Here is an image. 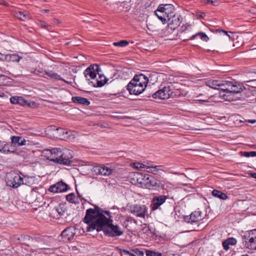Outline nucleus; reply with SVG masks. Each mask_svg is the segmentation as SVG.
<instances>
[{"instance_id": "52", "label": "nucleus", "mask_w": 256, "mask_h": 256, "mask_svg": "<svg viewBox=\"0 0 256 256\" xmlns=\"http://www.w3.org/2000/svg\"><path fill=\"white\" fill-rule=\"evenodd\" d=\"M186 29H187V26L185 25L182 26L180 28V32H185Z\"/></svg>"}, {"instance_id": "10", "label": "nucleus", "mask_w": 256, "mask_h": 256, "mask_svg": "<svg viewBox=\"0 0 256 256\" xmlns=\"http://www.w3.org/2000/svg\"><path fill=\"white\" fill-rule=\"evenodd\" d=\"M228 83H232V82L230 81H223L222 82H220V90H222L220 92V97L222 98L225 100L227 101H233L236 100L234 98L230 96L229 92L227 90L229 87H230V84H228Z\"/></svg>"}, {"instance_id": "53", "label": "nucleus", "mask_w": 256, "mask_h": 256, "mask_svg": "<svg viewBox=\"0 0 256 256\" xmlns=\"http://www.w3.org/2000/svg\"><path fill=\"white\" fill-rule=\"evenodd\" d=\"M0 4H2V5H4V6H8V2H6V1H3L2 0V1L1 2H0Z\"/></svg>"}, {"instance_id": "40", "label": "nucleus", "mask_w": 256, "mask_h": 256, "mask_svg": "<svg viewBox=\"0 0 256 256\" xmlns=\"http://www.w3.org/2000/svg\"><path fill=\"white\" fill-rule=\"evenodd\" d=\"M146 256H163L160 252H155L150 250L146 251Z\"/></svg>"}, {"instance_id": "41", "label": "nucleus", "mask_w": 256, "mask_h": 256, "mask_svg": "<svg viewBox=\"0 0 256 256\" xmlns=\"http://www.w3.org/2000/svg\"><path fill=\"white\" fill-rule=\"evenodd\" d=\"M242 156L246 158H248L250 156L254 157L256 156V151H250V152H244L242 155Z\"/></svg>"}, {"instance_id": "15", "label": "nucleus", "mask_w": 256, "mask_h": 256, "mask_svg": "<svg viewBox=\"0 0 256 256\" xmlns=\"http://www.w3.org/2000/svg\"><path fill=\"white\" fill-rule=\"evenodd\" d=\"M130 212L136 216L144 218L148 212V208L144 204H136L130 208Z\"/></svg>"}, {"instance_id": "34", "label": "nucleus", "mask_w": 256, "mask_h": 256, "mask_svg": "<svg viewBox=\"0 0 256 256\" xmlns=\"http://www.w3.org/2000/svg\"><path fill=\"white\" fill-rule=\"evenodd\" d=\"M46 74L50 78L56 80H63V78L57 73L52 71L45 72Z\"/></svg>"}, {"instance_id": "51", "label": "nucleus", "mask_w": 256, "mask_h": 256, "mask_svg": "<svg viewBox=\"0 0 256 256\" xmlns=\"http://www.w3.org/2000/svg\"><path fill=\"white\" fill-rule=\"evenodd\" d=\"M138 168H140V170H142V168H144L146 167L145 165L142 164H138V166H136Z\"/></svg>"}, {"instance_id": "56", "label": "nucleus", "mask_w": 256, "mask_h": 256, "mask_svg": "<svg viewBox=\"0 0 256 256\" xmlns=\"http://www.w3.org/2000/svg\"><path fill=\"white\" fill-rule=\"evenodd\" d=\"M6 96V95L3 92H0V98H4Z\"/></svg>"}, {"instance_id": "32", "label": "nucleus", "mask_w": 256, "mask_h": 256, "mask_svg": "<svg viewBox=\"0 0 256 256\" xmlns=\"http://www.w3.org/2000/svg\"><path fill=\"white\" fill-rule=\"evenodd\" d=\"M54 210L60 216H64L66 212V207L63 204H60L58 206L54 208Z\"/></svg>"}, {"instance_id": "59", "label": "nucleus", "mask_w": 256, "mask_h": 256, "mask_svg": "<svg viewBox=\"0 0 256 256\" xmlns=\"http://www.w3.org/2000/svg\"><path fill=\"white\" fill-rule=\"evenodd\" d=\"M200 103L202 104L204 102H208V101L207 100H198Z\"/></svg>"}, {"instance_id": "4", "label": "nucleus", "mask_w": 256, "mask_h": 256, "mask_svg": "<svg viewBox=\"0 0 256 256\" xmlns=\"http://www.w3.org/2000/svg\"><path fill=\"white\" fill-rule=\"evenodd\" d=\"M155 14L163 24L168 22V18L175 12L174 6L172 4H160L154 12Z\"/></svg>"}, {"instance_id": "31", "label": "nucleus", "mask_w": 256, "mask_h": 256, "mask_svg": "<svg viewBox=\"0 0 256 256\" xmlns=\"http://www.w3.org/2000/svg\"><path fill=\"white\" fill-rule=\"evenodd\" d=\"M16 16L22 20H25L30 18V16L28 12L21 11L16 12Z\"/></svg>"}, {"instance_id": "8", "label": "nucleus", "mask_w": 256, "mask_h": 256, "mask_svg": "<svg viewBox=\"0 0 256 256\" xmlns=\"http://www.w3.org/2000/svg\"><path fill=\"white\" fill-rule=\"evenodd\" d=\"M244 238L248 248L256 250V229L250 231L244 236Z\"/></svg>"}, {"instance_id": "18", "label": "nucleus", "mask_w": 256, "mask_h": 256, "mask_svg": "<svg viewBox=\"0 0 256 256\" xmlns=\"http://www.w3.org/2000/svg\"><path fill=\"white\" fill-rule=\"evenodd\" d=\"M68 188V186L62 181L58 182L52 185L48 188V191L54 193L64 192Z\"/></svg>"}, {"instance_id": "9", "label": "nucleus", "mask_w": 256, "mask_h": 256, "mask_svg": "<svg viewBox=\"0 0 256 256\" xmlns=\"http://www.w3.org/2000/svg\"><path fill=\"white\" fill-rule=\"evenodd\" d=\"M146 180L145 186L152 190H158L162 188V184L160 181L152 176L148 174Z\"/></svg>"}, {"instance_id": "29", "label": "nucleus", "mask_w": 256, "mask_h": 256, "mask_svg": "<svg viewBox=\"0 0 256 256\" xmlns=\"http://www.w3.org/2000/svg\"><path fill=\"white\" fill-rule=\"evenodd\" d=\"M197 36H200V38L202 40L205 41V42H208V40H209L208 37V36L204 32H198V33L192 35L190 38L186 39V40H184V41H186V40H193Z\"/></svg>"}, {"instance_id": "35", "label": "nucleus", "mask_w": 256, "mask_h": 256, "mask_svg": "<svg viewBox=\"0 0 256 256\" xmlns=\"http://www.w3.org/2000/svg\"><path fill=\"white\" fill-rule=\"evenodd\" d=\"M10 144L3 141V144H2V147L0 150V152L4 154H10Z\"/></svg>"}, {"instance_id": "23", "label": "nucleus", "mask_w": 256, "mask_h": 256, "mask_svg": "<svg viewBox=\"0 0 256 256\" xmlns=\"http://www.w3.org/2000/svg\"><path fill=\"white\" fill-rule=\"evenodd\" d=\"M56 127L53 128L55 130ZM56 130L60 131V133L62 134L63 138L68 140H73L75 138V134L76 132L72 130H66L60 128H56Z\"/></svg>"}, {"instance_id": "39", "label": "nucleus", "mask_w": 256, "mask_h": 256, "mask_svg": "<svg viewBox=\"0 0 256 256\" xmlns=\"http://www.w3.org/2000/svg\"><path fill=\"white\" fill-rule=\"evenodd\" d=\"M129 42L126 40H122L118 42H114L113 44L116 46L124 47L128 44Z\"/></svg>"}, {"instance_id": "62", "label": "nucleus", "mask_w": 256, "mask_h": 256, "mask_svg": "<svg viewBox=\"0 0 256 256\" xmlns=\"http://www.w3.org/2000/svg\"><path fill=\"white\" fill-rule=\"evenodd\" d=\"M222 32H224V33L226 34H227L228 36V32H226V31H225L224 30H222Z\"/></svg>"}, {"instance_id": "25", "label": "nucleus", "mask_w": 256, "mask_h": 256, "mask_svg": "<svg viewBox=\"0 0 256 256\" xmlns=\"http://www.w3.org/2000/svg\"><path fill=\"white\" fill-rule=\"evenodd\" d=\"M72 100L74 103L84 106H88L90 104V102L87 98L80 96H73L72 98Z\"/></svg>"}, {"instance_id": "21", "label": "nucleus", "mask_w": 256, "mask_h": 256, "mask_svg": "<svg viewBox=\"0 0 256 256\" xmlns=\"http://www.w3.org/2000/svg\"><path fill=\"white\" fill-rule=\"evenodd\" d=\"M228 84H230V87L227 90L229 92L230 96L232 98L235 94L240 92L242 90V88H244L240 84L236 82H232V83H228Z\"/></svg>"}, {"instance_id": "6", "label": "nucleus", "mask_w": 256, "mask_h": 256, "mask_svg": "<svg viewBox=\"0 0 256 256\" xmlns=\"http://www.w3.org/2000/svg\"><path fill=\"white\" fill-rule=\"evenodd\" d=\"M51 239L47 236H40L33 238L32 248L34 250H47L50 246Z\"/></svg>"}, {"instance_id": "11", "label": "nucleus", "mask_w": 256, "mask_h": 256, "mask_svg": "<svg viewBox=\"0 0 256 256\" xmlns=\"http://www.w3.org/2000/svg\"><path fill=\"white\" fill-rule=\"evenodd\" d=\"M169 198L168 196L158 195L154 196L152 199L150 208L154 211L160 208V206L163 204L167 199Z\"/></svg>"}, {"instance_id": "54", "label": "nucleus", "mask_w": 256, "mask_h": 256, "mask_svg": "<svg viewBox=\"0 0 256 256\" xmlns=\"http://www.w3.org/2000/svg\"><path fill=\"white\" fill-rule=\"evenodd\" d=\"M50 10H48V9H46V10H41V12L42 13H48L50 12Z\"/></svg>"}, {"instance_id": "2", "label": "nucleus", "mask_w": 256, "mask_h": 256, "mask_svg": "<svg viewBox=\"0 0 256 256\" xmlns=\"http://www.w3.org/2000/svg\"><path fill=\"white\" fill-rule=\"evenodd\" d=\"M48 154L47 159L53 162L56 164H62L66 166L72 165V152L68 149L61 148H53L46 150Z\"/></svg>"}, {"instance_id": "5", "label": "nucleus", "mask_w": 256, "mask_h": 256, "mask_svg": "<svg viewBox=\"0 0 256 256\" xmlns=\"http://www.w3.org/2000/svg\"><path fill=\"white\" fill-rule=\"evenodd\" d=\"M112 222V220L109 218L108 224L105 225L102 230L104 234L112 238L122 236L124 232L121 228L118 225L113 224Z\"/></svg>"}, {"instance_id": "27", "label": "nucleus", "mask_w": 256, "mask_h": 256, "mask_svg": "<svg viewBox=\"0 0 256 256\" xmlns=\"http://www.w3.org/2000/svg\"><path fill=\"white\" fill-rule=\"evenodd\" d=\"M212 194L214 196L219 198L220 200H225L228 198V196L225 193L216 190H213Z\"/></svg>"}, {"instance_id": "58", "label": "nucleus", "mask_w": 256, "mask_h": 256, "mask_svg": "<svg viewBox=\"0 0 256 256\" xmlns=\"http://www.w3.org/2000/svg\"><path fill=\"white\" fill-rule=\"evenodd\" d=\"M104 214L108 215V216H110V212L109 211H107V210H104Z\"/></svg>"}, {"instance_id": "42", "label": "nucleus", "mask_w": 256, "mask_h": 256, "mask_svg": "<svg viewBox=\"0 0 256 256\" xmlns=\"http://www.w3.org/2000/svg\"><path fill=\"white\" fill-rule=\"evenodd\" d=\"M131 251L134 252L138 256H144V252L143 251L140 250L138 248L131 249Z\"/></svg>"}, {"instance_id": "26", "label": "nucleus", "mask_w": 256, "mask_h": 256, "mask_svg": "<svg viewBox=\"0 0 256 256\" xmlns=\"http://www.w3.org/2000/svg\"><path fill=\"white\" fill-rule=\"evenodd\" d=\"M99 79L96 80V82L94 84L93 86L94 87H101L106 83L108 79L106 78L104 76L98 73Z\"/></svg>"}, {"instance_id": "64", "label": "nucleus", "mask_w": 256, "mask_h": 256, "mask_svg": "<svg viewBox=\"0 0 256 256\" xmlns=\"http://www.w3.org/2000/svg\"><path fill=\"white\" fill-rule=\"evenodd\" d=\"M130 256H136L133 253H131Z\"/></svg>"}, {"instance_id": "43", "label": "nucleus", "mask_w": 256, "mask_h": 256, "mask_svg": "<svg viewBox=\"0 0 256 256\" xmlns=\"http://www.w3.org/2000/svg\"><path fill=\"white\" fill-rule=\"evenodd\" d=\"M230 245H235L236 244V240L234 238H230L225 240Z\"/></svg>"}, {"instance_id": "13", "label": "nucleus", "mask_w": 256, "mask_h": 256, "mask_svg": "<svg viewBox=\"0 0 256 256\" xmlns=\"http://www.w3.org/2000/svg\"><path fill=\"white\" fill-rule=\"evenodd\" d=\"M12 240L16 243L32 247L33 238L28 235L16 234L12 237Z\"/></svg>"}, {"instance_id": "1", "label": "nucleus", "mask_w": 256, "mask_h": 256, "mask_svg": "<svg viewBox=\"0 0 256 256\" xmlns=\"http://www.w3.org/2000/svg\"><path fill=\"white\" fill-rule=\"evenodd\" d=\"M94 206V208H90L86 210L84 222L88 225L87 231L96 230L97 232H100L105 225L108 224L109 218L104 215L103 210L96 205Z\"/></svg>"}, {"instance_id": "24", "label": "nucleus", "mask_w": 256, "mask_h": 256, "mask_svg": "<svg viewBox=\"0 0 256 256\" xmlns=\"http://www.w3.org/2000/svg\"><path fill=\"white\" fill-rule=\"evenodd\" d=\"M10 140L12 144L18 146L26 145V142H28V140L20 136H12Z\"/></svg>"}, {"instance_id": "30", "label": "nucleus", "mask_w": 256, "mask_h": 256, "mask_svg": "<svg viewBox=\"0 0 256 256\" xmlns=\"http://www.w3.org/2000/svg\"><path fill=\"white\" fill-rule=\"evenodd\" d=\"M23 183L22 184H25L28 186H31L35 184V177L24 176L22 178Z\"/></svg>"}, {"instance_id": "48", "label": "nucleus", "mask_w": 256, "mask_h": 256, "mask_svg": "<svg viewBox=\"0 0 256 256\" xmlns=\"http://www.w3.org/2000/svg\"><path fill=\"white\" fill-rule=\"evenodd\" d=\"M120 252H121V255H122V252H123L124 254H128V255L130 256L131 253L132 252V251H131V250H130V251H128V250H122V249H120Z\"/></svg>"}, {"instance_id": "20", "label": "nucleus", "mask_w": 256, "mask_h": 256, "mask_svg": "<svg viewBox=\"0 0 256 256\" xmlns=\"http://www.w3.org/2000/svg\"><path fill=\"white\" fill-rule=\"evenodd\" d=\"M23 183L22 178L18 174L12 176L8 180V185L13 188H18Z\"/></svg>"}, {"instance_id": "46", "label": "nucleus", "mask_w": 256, "mask_h": 256, "mask_svg": "<svg viewBox=\"0 0 256 256\" xmlns=\"http://www.w3.org/2000/svg\"><path fill=\"white\" fill-rule=\"evenodd\" d=\"M0 60L2 61L8 62V54H1Z\"/></svg>"}, {"instance_id": "33", "label": "nucleus", "mask_w": 256, "mask_h": 256, "mask_svg": "<svg viewBox=\"0 0 256 256\" xmlns=\"http://www.w3.org/2000/svg\"><path fill=\"white\" fill-rule=\"evenodd\" d=\"M160 167H161L160 166H146V168L148 172H151L154 174H158L160 170Z\"/></svg>"}, {"instance_id": "38", "label": "nucleus", "mask_w": 256, "mask_h": 256, "mask_svg": "<svg viewBox=\"0 0 256 256\" xmlns=\"http://www.w3.org/2000/svg\"><path fill=\"white\" fill-rule=\"evenodd\" d=\"M75 198L76 196L74 193L70 194L66 196V200L72 204H76V202L75 201Z\"/></svg>"}, {"instance_id": "55", "label": "nucleus", "mask_w": 256, "mask_h": 256, "mask_svg": "<svg viewBox=\"0 0 256 256\" xmlns=\"http://www.w3.org/2000/svg\"><path fill=\"white\" fill-rule=\"evenodd\" d=\"M250 176L254 178H256V173H254V172H252V173H250Z\"/></svg>"}, {"instance_id": "61", "label": "nucleus", "mask_w": 256, "mask_h": 256, "mask_svg": "<svg viewBox=\"0 0 256 256\" xmlns=\"http://www.w3.org/2000/svg\"><path fill=\"white\" fill-rule=\"evenodd\" d=\"M54 22H55L56 23V24H58V23L60 22V21H59L58 20L56 19V20H54Z\"/></svg>"}, {"instance_id": "45", "label": "nucleus", "mask_w": 256, "mask_h": 256, "mask_svg": "<svg viewBox=\"0 0 256 256\" xmlns=\"http://www.w3.org/2000/svg\"><path fill=\"white\" fill-rule=\"evenodd\" d=\"M18 96H12L10 98V102L14 104H18Z\"/></svg>"}, {"instance_id": "22", "label": "nucleus", "mask_w": 256, "mask_h": 256, "mask_svg": "<svg viewBox=\"0 0 256 256\" xmlns=\"http://www.w3.org/2000/svg\"><path fill=\"white\" fill-rule=\"evenodd\" d=\"M112 170L108 167L102 166H94L92 172L96 174L102 176H109L112 172Z\"/></svg>"}, {"instance_id": "60", "label": "nucleus", "mask_w": 256, "mask_h": 256, "mask_svg": "<svg viewBox=\"0 0 256 256\" xmlns=\"http://www.w3.org/2000/svg\"><path fill=\"white\" fill-rule=\"evenodd\" d=\"M76 193H77V194H78V196L80 198H81V195L78 192V190H76Z\"/></svg>"}, {"instance_id": "50", "label": "nucleus", "mask_w": 256, "mask_h": 256, "mask_svg": "<svg viewBox=\"0 0 256 256\" xmlns=\"http://www.w3.org/2000/svg\"><path fill=\"white\" fill-rule=\"evenodd\" d=\"M132 221H134V223L136 224V220H135L134 219H133L132 218V217H128L126 220V222H132Z\"/></svg>"}, {"instance_id": "57", "label": "nucleus", "mask_w": 256, "mask_h": 256, "mask_svg": "<svg viewBox=\"0 0 256 256\" xmlns=\"http://www.w3.org/2000/svg\"><path fill=\"white\" fill-rule=\"evenodd\" d=\"M62 81H64V82L68 84H71L72 82H69V81H67L64 79H63V80H62Z\"/></svg>"}, {"instance_id": "28", "label": "nucleus", "mask_w": 256, "mask_h": 256, "mask_svg": "<svg viewBox=\"0 0 256 256\" xmlns=\"http://www.w3.org/2000/svg\"><path fill=\"white\" fill-rule=\"evenodd\" d=\"M206 84L210 88L220 90V82L216 80H210L206 82Z\"/></svg>"}, {"instance_id": "16", "label": "nucleus", "mask_w": 256, "mask_h": 256, "mask_svg": "<svg viewBox=\"0 0 256 256\" xmlns=\"http://www.w3.org/2000/svg\"><path fill=\"white\" fill-rule=\"evenodd\" d=\"M204 218V215L199 210H196L192 212L190 216H184V221L187 223L192 224L202 220Z\"/></svg>"}, {"instance_id": "3", "label": "nucleus", "mask_w": 256, "mask_h": 256, "mask_svg": "<svg viewBox=\"0 0 256 256\" xmlns=\"http://www.w3.org/2000/svg\"><path fill=\"white\" fill-rule=\"evenodd\" d=\"M148 82V78L142 74H136L126 86L130 94L139 95L146 89Z\"/></svg>"}, {"instance_id": "17", "label": "nucleus", "mask_w": 256, "mask_h": 256, "mask_svg": "<svg viewBox=\"0 0 256 256\" xmlns=\"http://www.w3.org/2000/svg\"><path fill=\"white\" fill-rule=\"evenodd\" d=\"M76 234V228L74 226H69L64 229L59 236L60 240H70Z\"/></svg>"}, {"instance_id": "49", "label": "nucleus", "mask_w": 256, "mask_h": 256, "mask_svg": "<svg viewBox=\"0 0 256 256\" xmlns=\"http://www.w3.org/2000/svg\"><path fill=\"white\" fill-rule=\"evenodd\" d=\"M202 2L204 4L211 3L212 4L215 5V3L217 2V0H202Z\"/></svg>"}, {"instance_id": "47", "label": "nucleus", "mask_w": 256, "mask_h": 256, "mask_svg": "<svg viewBox=\"0 0 256 256\" xmlns=\"http://www.w3.org/2000/svg\"><path fill=\"white\" fill-rule=\"evenodd\" d=\"M222 246H223L224 249L225 250H228L230 248L229 244H228V242L226 240L223 242H222Z\"/></svg>"}, {"instance_id": "7", "label": "nucleus", "mask_w": 256, "mask_h": 256, "mask_svg": "<svg viewBox=\"0 0 256 256\" xmlns=\"http://www.w3.org/2000/svg\"><path fill=\"white\" fill-rule=\"evenodd\" d=\"M172 92L171 86H164L162 88L152 94V96L154 98L165 100L169 98L172 96Z\"/></svg>"}, {"instance_id": "63", "label": "nucleus", "mask_w": 256, "mask_h": 256, "mask_svg": "<svg viewBox=\"0 0 256 256\" xmlns=\"http://www.w3.org/2000/svg\"><path fill=\"white\" fill-rule=\"evenodd\" d=\"M205 14L204 13H202L200 15V16L202 17V18H203Z\"/></svg>"}, {"instance_id": "12", "label": "nucleus", "mask_w": 256, "mask_h": 256, "mask_svg": "<svg viewBox=\"0 0 256 256\" xmlns=\"http://www.w3.org/2000/svg\"><path fill=\"white\" fill-rule=\"evenodd\" d=\"M100 66L96 64H91L84 71V74L86 79L90 80L91 79H94L98 72H100Z\"/></svg>"}, {"instance_id": "36", "label": "nucleus", "mask_w": 256, "mask_h": 256, "mask_svg": "<svg viewBox=\"0 0 256 256\" xmlns=\"http://www.w3.org/2000/svg\"><path fill=\"white\" fill-rule=\"evenodd\" d=\"M22 58L21 56L16 54H8V62H19Z\"/></svg>"}, {"instance_id": "19", "label": "nucleus", "mask_w": 256, "mask_h": 256, "mask_svg": "<svg viewBox=\"0 0 256 256\" xmlns=\"http://www.w3.org/2000/svg\"><path fill=\"white\" fill-rule=\"evenodd\" d=\"M148 176V174H144L140 172L134 173L131 176L132 182L134 184L136 182L145 186Z\"/></svg>"}, {"instance_id": "44", "label": "nucleus", "mask_w": 256, "mask_h": 256, "mask_svg": "<svg viewBox=\"0 0 256 256\" xmlns=\"http://www.w3.org/2000/svg\"><path fill=\"white\" fill-rule=\"evenodd\" d=\"M16 146H14L12 143L10 144V154H16V150L15 148Z\"/></svg>"}, {"instance_id": "37", "label": "nucleus", "mask_w": 256, "mask_h": 256, "mask_svg": "<svg viewBox=\"0 0 256 256\" xmlns=\"http://www.w3.org/2000/svg\"><path fill=\"white\" fill-rule=\"evenodd\" d=\"M18 104L22 106H30V104L26 101L25 99H24L22 96H18Z\"/></svg>"}, {"instance_id": "14", "label": "nucleus", "mask_w": 256, "mask_h": 256, "mask_svg": "<svg viewBox=\"0 0 256 256\" xmlns=\"http://www.w3.org/2000/svg\"><path fill=\"white\" fill-rule=\"evenodd\" d=\"M182 21V17L180 14L174 13L168 18V27L172 30H176L180 26Z\"/></svg>"}]
</instances>
